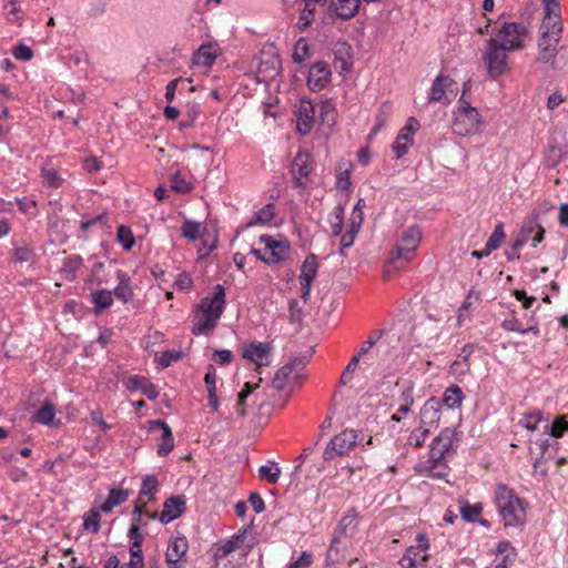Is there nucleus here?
Wrapping results in <instances>:
<instances>
[{
    "mask_svg": "<svg viewBox=\"0 0 568 568\" xmlns=\"http://www.w3.org/2000/svg\"><path fill=\"white\" fill-rule=\"evenodd\" d=\"M91 301L94 305L95 313H101L103 310L109 308L113 304V293L109 290L102 288L92 292Z\"/></svg>",
    "mask_w": 568,
    "mask_h": 568,
    "instance_id": "c9c22d12",
    "label": "nucleus"
},
{
    "mask_svg": "<svg viewBox=\"0 0 568 568\" xmlns=\"http://www.w3.org/2000/svg\"><path fill=\"white\" fill-rule=\"evenodd\" d=\"M343 536L334 532L333 538L331 540L329 548L326 552V562L334 564L339 560L343 556V551L346 549V546L343 544Z\"/></svg>",
    "mask_w": 568,
    "mask_h": 568,
    "instance_id": "58836bf2",
    "label": "nucleus"
},
{
    "mask_svg": "<svg viewBox=\"0 0 568 568\" xmlns=\"http://www.w3.org/2000/svg\"><path fill=\"white\" fill-rule=\"evenodd\" d=\"M260 242L265 244V248L270 252L266 264H277L284 261L290 253L291 245L285 241H276L271 235H261Z\"/></svg>",
    "mask_w": 568,
    "mask_h": 568,
    "instance_id": "ddd939ff",
    "label": "nucleus"
},
{
    "mask_svg": "<svg viewBox=\"0 0 568 568\" xmlns=\"http://www.w3.org/2000/svg\"><path fill=\"white\" fill-rule=\"evenodd\" d=\"M189 549V541L185 536H178L170 540L165 560L169 568H183L182 559Z\"/></svg>",
    "mask_w": 568,
    "mask_h": 568,
    "instance_id": "f8f14e48",
    "label": "nucleus"
},
{
    "mask_svg": "<svg viewBox=\"0 0 568 568\" xmlns=\"http://www.w3.org/2000/svg\"><path fill=\"white\" fill-rule=\"evenodd\" d=\"M313 17H314V6H310L307 7L305 4L303 11L301 12L300 14V18H298V21H297V27L301 31H304L306 30L312 21H313Z\"/></svg>",
    "mask_w": 568,
    "mask_h": 568,
    "instance_id": "e2e57ef3",
    "label": "nucleus"
},
{
    "mask_svg": "<svg viewBox=\"0 0 568 568\" xmlns=\"http://www.w3.org/2000/svg\"><path fill=\"white\" fill-rule=\"evenodd\" d=\"M288 321L292 324L298 325H301L303 321V310L295 298L288 301Z\"/></svg>",
    "mask_w": 568,
    "mask_h": 568,
    "instance_id": "5fc2aeb1",
    "label": "nucleus"
},
{
    "mask_svg": "<svg viewBox=\"0 0 568 568\" xmlns=\"http://www.w3.org/2000/svg\"><path fill=\"white\" fill-rule=\"evenodd\" d=\"M428 434H429L428 428L414 429L408 437L409 445H413L416 448L422 447L424 445Z\"/></svg>",
    "mask_w": 568,
    "mask_h": 568,
    "instance_id": "0e129e2a",
    "label": "nucleus"
},
{
    "mask_svg": "<svg viewBox=\"0 0 568 568\" xmlns=\"http://www.w3.org/2000/svg\"><path fill=\"white\" fill-rule=\"evenodd\" d=\"M182 236L195 241L200 236V224L193 221H185L181 227Z\"/></svg>",
    "mask_w": 568,
    "mask_h": 568,
    "instance_id": "052dcab7",
    "label": "nucleus"
},
{
    "mask_svg": "<svg viewBox=\"0 0 568 568\" xmlns=\"http://www.w3.org/2000/svg\"><path fill=\"white\" fill-rule=\"evenodd\" d=\"M226 304L225 288L221 284L214 286V293L212 295L204 296L201 298L196 306V311L206 316H212L217 320L222 316Z\"/></svg>",
    "mask_w": 568,
    "mask_h": 568,
    "instance_id": "0eeeda50",
    "label": "nucleus"
},
{
    "mask_svg": "<svg viewBox=\"0 0 568 568\" xmlns=\"http://www.w3.org/2000/svg\"><path fill=\"white\" fill-rule=\"evenodd\" d=\"M442 402L439 398L432 397L426 400L420 409V422L426 426H436L440 419Z\"/></svg>",
    "mask_w": 568,
    "mask_h": 568,
    "instance_id": "4be33fe9",
    "label": "nucleus"
},
{
    "mask_svg": "<svg viewBox=\"0 0 568 568\" xmlns=\"http://www.w3.org/2000/svg\"><path fill=\"white\" fill-rule=\"evenodd\" d=\"M412 144H413V136H408V141H406V140L399 141V133H398L393 145H392V149L395 152L396 158L400 159L407 153L408 148Z\"/></svg>",
    "mask_w": 568,
    "mask_h": 568,
    "instance_id": "774afa93",
    "label": "nucleus"
},
{
    "mask_svg": "<svg viewBox=\"0 0 568 568\" xmlns=\"http://www.w3.org/2000/svg\"><path fill=\"white\" fill-rule=\"evenodd\" d=\"M158 487H159V481H158L156 476L153 474L145 475L142 479V484L140 487V498L155 494L158 490Z\"/></svg>",
    "mask_w": 568,
    "mask_h": 568,
    "instance_id": "09e8293b",
    "label": "nucleus"
},
{
    "mask_svg": "<svg viewBox=\"0 0 568 568\" xmlns=\"http://www.w3.org/2000/svg\"><path fill=\"white\" fill-rule=\"evenodd\" d=\"M495 504L506 527H520L526 521V503L515 490L499 484L495 491Z\"/></svg>",
    "mask_w": 568,
    "mask_h": 568,
    "instance_id": "f257e3e1",
    "label": "nucleus"
},
{
    "mask_svg": "<svg viewBox=\"0 0 568 568\" xmlns=\"http://www.w3.org/2000/svg\"><path fill=\"white\" fill-rule=\"evenodd\" d=\"M455 84V81L448 75L439 74L432 83L429 102H440L445 99L446 90Z\"/></svg>",
    "mask_w": 568,
    "mask_h": 568,
    "instance_id": "cd10ccee",
    "label": "nucleus"
},
{
    "mask_svg": "<svg viewBox=\"0 0 568 568\" xmlns=\"http://www.w3.org/2000/svg\"><path fill=\"white\" fill-rule=\"evenodd\" d=\"M128 537L132 540L130 545V556L139 557L138 554L140 552V548H142L143 536L138 524H131Z\"/></svg>",
    "mask_w": 568,
    "mask_h": 568,
    "instance_id": "37998d69",
    "label": "nucleus"
},
{
    "mask_svg": "<svg viewBox=\"0 0 568 568\" xmlns=\"http://www.w3.org/2000/svg\"><path fill=\"white\" fill-rule=\"evenodd\" d=\"M149 432L162 429V436L158 445L156 453L161 457L168 456L174 448V438L170 426L161 419L148 422Z\"/></svg>",
    "mask_w": 568,
    "mask_h": 568,
    "instance_id": "4468645a",
    "label": "nucleus"
},
{
    "mask_svg": "<svg viewBox=\"0 0 568 568\" xmlns=\"http://www.w3.org/2000/svg\"><path fill=\"white\" fill-rule=\"evenodd\" d=\"M55 416V407L52 403H44L36 413L34 419L39 424L50 425Z\"/></svg>",
    "mask_w": 568,
    "mask_h": 568,
    "instance_id": "c03bdc74",
    "label": "nucleus"
},
{
    "mask_svg": "<svg viewBox=\"0 0 568 568\" xmlns=\"http://www.w3.org/2000/svg\"><path fill=\"white\" fill-rule=\"evenodd\" d=\"M18 209L28 215H36L37 201L28 197H16Z\"/></svg>",
    "mask_w": 568,
    "mask_h": 568,
    "instance_id": "69168bd1",
    "label": "nucleus"
},
{
    "mask_svg": "<svg viewBox=\"0 0 568 568\" xmlns=\"http://www.w3.org/2000/svg\"><path fill=\"white\" fill-rule=\"evenodd\" d=\"M507 51L509 50L504 49V45L499 44L497 39L490 38L487 41V49L483 60L490 78L496 79L505 73L507 69Z\"/></svg>",
    "mask_w": 568,
    "mask_h": 568,
    "instance_id": "7ed1b4c3",
    "label": "nucleus"
},
{
    "mask_svg": "<svg viewBox=\"0 0 568 568\" xmlns=\"http://www.w3.org/2000/svg\"><path fill=\"white\" fill-rule=\"evenodd\" d=\"M365 206V201L364 199H358L357 202L355 203L354 207H353V211H352V214H351V219H349V224L351 225H354V226H357V227H362V224H363V221H364V215H363V207Z\"/></svg>",
    "mask_w": 568,
    "mask_h": 568,
    "instance_id": "13d9d810",
    "label": "nucleus"
},
{
    "mask_svg": "<svg viewBox=\"0 0 568 568\" xmlns=\"http://www.w3.org/2000/svg\"><path fill=\"white\" fill-rule=\"evenodd\" d=\"M483 511L481 504H465L460 507L462 518L467 523H476Z\"/></svg>",
    "mask_w": 568,
    "mask_h": 568,
    "instance_id": "de8ad7c7",
    "label": "nucleus"
},
{
    "mask_svg": "<svg viewBox=\"0 0 568 568\" xmlns=\"http://www.w3.org/2000/svg\"><path fill=\"white\" fill-rule=\"evenodd\" d=\"M217 58V51L210 43L202 44L192 55V62L199 67H211Z\"/></svg>",
    "mask_w": 568,
    "mask_h": 568,
    "instance_id": "c85d7f7f",
    "label": "nucleus"
},
{
    "mask_svg": "<svg viewBox=\"0 0 568 568\" xmlns=\"http://www.w3.org/2000/svg\"><path fill=\"white\" fill-rule=\"evenodd\" d=\"M43 183L49 187H59L62 183V179L59 172L54 169L42 170Z\"/></svg>",
    "mask_w": 568,
    "mask_h": 568,
    "instance_id": "bf43d9fd",
    "label": "nucleus"
},
{
    "mask_svg": "<svg viewBox=\"0 0 568 568\" xmlns=\"http://www.w3.org/2000/svg\"><path fill=\"white\" fill-rule=\"evenodd\" d=\"M359 3L361 0H332L328 10L342 20H349L358 12Z\"/></svg>",
    "mask_w": 568,
    "mask_h": 568,
    "instance_id": "5701e85b",
    "label": "nucleus"
},
{
    "mask_svg": "<svg viewBox=\"0 0 568 568\" xmlns=\"http://www.w3.org/2000/svg\"><path fill=\"white\" fill-rule=\"evenodd\" d=\"M317 272L318 264L316 261V255L308 254L302 264L300 278H308L311 281H314L317 275Z\"/></svg>",
    "mask_w": 568,
    "mask_h": 568,
    "instance_id": "a19ab883",
    "label": "nucleus"
},
{
    "mask_svg": "<svg viewBox=\"0 0 568 568\" xmlns=\"http://www.w3.org/2000/svg\"><path fill=\"white\" fill-rule=\"evenodd\" d=\"M115 277L118 280V285L114 287L112 293L123 303L131 302L134 297L131 276L123 270H118L115 272Z\"/></svg>",
    "mask_w": 568,
    "mask_h": 568,
    "instance_id": "b1692460",
    "label": "nucleus"
},
{
    "mask_svg": "<svg viewBox=\"0 0 568 568\" xmlns=\"http://www.w3.org/2000/svg\"><path fill=\"white\" fill-rule=\"evenodd\" d=\"M465 396L462 388L453 384L446 388L443 398L440 399L442 405H446L448 408L454 409L460 407Z\"/></svg>",
    "mask_w": 568,
    "mask_h": 568,
    "instance_id": "72a5a7b5",
    "label": "nucleus"
},
{
    "mask_svg": "<svg viewBox=\"0 0 568 568\" xmlns=\"http://www.w3.org/2000/svg\"><path fill=\"white\" fill-rule=\"evenodd\" d=\"M344 214L345 206L342 204L334 206L332 212L328 214V223L331 225L332 236L334 237L342 235L344 227Z\"/></svg>",
    "mask_w": 568,
    "mask_h": 568,
    "instance_id": "f704fd0d",
    "label": "nucleus"
},
{
    "mask_svg": "<svg viewBox=\"0 0 568 568\" xmlns=\"http://www.w3.org/2000/svg\"><path fill=\"white\" fill-rule=\"evenodd\" d=\"M415 470L420 476L435 479H443L448 475V466L445 460L435 462L434 464L425 460L418 463L415 466Z\"/></svg>",
    "mask_w": 568,
    "mask_h": 568,
    "instance_id": "393cba45",
    "label": "nucleus"
},
{
    "mask_svg": "<svg viewBox=\"0 0 568 568\" xmlns=\"http://www.w3.org/2000/svg\"><path fill=\"white\" fill-rule=\"evenodd\" d=\"M310 355L293 357L287 364L282 366L275 374L272 386L276 389H283L286 381L290 378L294 368H304L308 362Z\"/></svg>",
    "mask_w": 568,
    "mask_h": 568,
    "instance_id": "a211bd4d",
    "label": "nucleus"
},
{
    "mask_svg": "<svg viewBox=\"0 0 568 568\" xmlns=\"http://www.w3.org/2000/svg\"><path fill=\"white\" fill-rule=\"evenodd\" d=\"M422 239L419 226L412 225L400 236L394 251L392 252L388 266L394 271H398L414 258L415 251L417 250Z\"/></svg>",
    "mask_w": 568,
    "mask_h": 568,
    "instance_id": "f03ea898",
    "label": "nucleus"
},
{
    "mask_svg": "<svg viewBox=\"0 0 568 568\" xmlns=\"http://www.w3.org/2000/svg\"><path fill=\"white\" fill-rule=\"evenodd\" d=\"M526 34L527 28L523 23L504 22L498 32L499 44L511 51L519 50L523 48Z\"/></svg>",
    "mask_w": 568,
    "mask_h": 568,
    "instance_id": "423d86ee",
    "label": "nucleus"
},
{
    "mask_svg": "<svg viewBox=\"0 0 568 568\" xmlns=\"http://www.w3.org/2000/svg\"><path fill=\"white\" fill-rule=\"evenodd\" d=\"M310 55V45L307 41L304 38H300L295 45L293 51V61L295 63H302L305 61V59Z\"/></svg>",
    "mask_w": 568,
    "mask_h": 568,
    "instance_id": "8fccbe9b",
    "label": "nucleus"
},
{
    "mask_svg": "<svg viewBox=\"0 0 568 568\" xmlns=\"http://www.w3.org/2000/svg\"><path fill=\"white\" fill-rule=\"evenodd\" d=\"M282 470L278 467L277 463L274 460H268L267 464L262 465L258 468V477L262 480L267 481L268 484H276L281 477Z\"/></svg>",
    "mask_w": 568,
    "mask_h": 568,
    "instance_id": "e433bc0d",
    "label": "nucleus"
},
{
    "mask_svg": "<svg viewBox=\"0 0 568 568\" xmlns=\"http://www.w3.org/2000/svg\"><path fill=\"white\" fill-rule=\"evenodd\" d=\"M195 320L196 322L192 326V334L195 336L207 334L213 332L217 325V318L212 316H206L205 314L200 313L195 310Z\"/></svg>",
    "mask_w": 568,
    "mask_h": 568,
    "instance_id": "7c9ffc66",
    "label": "nucleus"
},
{
    "mask_svg": "<svg viewBox=\"0 0 568 568\" xmlns=\"http://www.w3.org/2000/svg\"><path fill=\"white\" fill-rule=\"evenodd\" d=\"M83 266V258L78 254H70L62 261L59 270L62 280L73 282L77 278L78 271Z\"/></svg>",
    "mask_w": 568,
    "mask_h": 568,
    "instance_id": "a878e982",
    "label": "nucleus"
},
{
    "mask_svg": "<svg viewBox=\"0 0 568 568\" xmlns=\"http://www.w3.org/2000/svg\"><path fill=\"white\" fill-rule=\"evenodd\" d=\"M552 29L549 22L542 21L540 26V38L538 40V57L537 60L541 63H548L556 58L558 54L557 44L551 33Z\"/></svg>",
    "mask_w": 568,
    "mask_h": 568,
    "instance_id": "6e6552de",
    "label": "nucleus"
},
{
    "mask_svg": "<svg viewBox=\"0 0 568 568\" xmlns=\"http://www.w3.org/2000/svg\"><path fill=\"white\" fill-rule=\"evenodd\" d=\"M505 236L504 224L498 223L485 244V253H491L497 250L501 245Z\"/></svg>",
    "mask_w": 568,
    "mask_h": 568,
    "instance_id": "79ce46f5",
    "label": "nucleus"
},
{
    "mask_svg": "<svg viewBox=\"0 0 568 568\" xmlns=\"http://www.w3.org/2000/svg\"><path fill=\"white\" fill-rule=\"evenodd\" d=\"M129 498V490L122 488H111L105 501L100 506L103 513H111L114 507L125 503Z\"/></svg>",
    "mask_w": 568,
    "mask_h": 568,
    "instance_id": "2f4dec72",
    "label": "nucleus"
},
{
    "mask_svg": "<svg viewBox=\"0 0 568 568\" xmlns=\"http://www.w3.org/2000/svg\"><path fill=\"white\" fill-rule=\"evenodd\" d=\"M171 187L178 193H187L192 190V185L186 181L180 172H175L171 178Z\"/></svg>",
    "mask_w": 568,
    "mask_h": 568,
    "instance_id": "6e6d98bb",
    "label": "nucleus"
},
{
    "mask_svg": "<svg viewBox=\"0 0 568 568\" xmlns=\"http://www.w3.org/2000/svg\"><path fill=\"white\" fill-rule=\"evenodd\" d=\"M351 185V171L348 169L342 170L341 168L336 170V189L347 191Z\"/></svg>",
    "mask_w": 568,
    "mask_h": 568,
    "instance_id": "338daca9",
    "label": "nucleus"
},
{
    "mask_svg": "<svg viewBox=\"0 0 568 568\" xmlns=\"http://www.w3.org/2000/svg\"><path fill=\"white\" fill-rule=\"evenodd\" d=\"M275 216V209L273 203H267L254 213L253 219L246 224V227H252L256 224H268Z\"/></svg>",
    "mask_w": 568,
    "mask_h": 568,
    "instance_id": "4c0bfd02",
    "label": "nucleus"
},
{
    "mask_svg": "<svg viewBox=\"0 0 568 568\" xmlns=\"http://www.w3.org/2000/svg\"><path fill=\"white\" fill-rule=\"evenodd\" d=\"M546 429H549L552 437H561L565 432L568 430V419L565 416L557 417L551 425L546 422Z\"/></svg>",
    "mask_w": 568,
    "mask_h": 568,
    "instance_id": "3c124183",
    "label": "nucleus"
},
{
    "mask_svg": "<svg viewBox=\"0 0 568 568\" xmlns=\"http://www.w3.org/2000/svg\"><path fill=\"white\" fill-rule=\"evenodd\" d=\"M331 69L325 62H315L308 70L307 87L313 92L323 90L331 81Z\"/></svg>",
    "mask_w": 568,
    "mask_h": 568,
    "instance_id": "9b49d317",
    "label": "nucleus"
},
{
    "mask_svg": "<svg viewBox=\"0 0 568 568\" xmlns=\"http://www.w3.org/2000/svg\"><path fill=\"white\" fill-rule=\"evenodd\" d=\"M247 529L248 528H242L231 538L222 541L216 549V556L225 557L235 551L240 547V544L245 539Z\"/></svg>",
    "mask_w": 568,
    "mask_h": 568,
    "instance_id": "c756f323",
    "label": "nucleus"
},
{
    "mask_svg": "<svg viewBox=\"0 0 568 568\" xmlns=\"http://www.w3.org/2000/svg\"><path fill=\"white\" fill-rule=\"evenodd\" d=\"M545 8V16L542 21L549 22L552 29L551 33L556 36L555 42H559L562 32V23L560 18V4L558 0H542Z\"/></svg>",
    "mask_w": 568,
    "mask_h": 568,
    "instance_id": "dca6fc26",
    "label": "nucleus"
},
{
    "mask_svg": "<svg viewBox=\"0 0 568 568\" xmlns=\"http://www.w3.org/2000/svg\"><path fill=\"white\" fill-rule=\"evenodd\" d=\"M356 516L357 515H356L354 509L352 510V513H348L347 515L343 516L341 518L337 527L335 528L334 532L337 534V535H341L343 537L346 536L348 529L354 524V521L356 519Z\"/></svg>",
    "mask_w": 568,
    "mask_h": 568,
    "instance_id": "4d7b16f0",
    "label": "nucleus"
},
{
    "mask_svg": "<svg viewBox=\"0 0 568 568\" xmlns=\"http://www.w3.org/2000/svg\"><path fill=\"white\" fill-rule=\"evenodd\" d=\"M481 124L480 114L471 105L463 106L454 112L453 131L455 134L466 136L479 131Z\"/></svg>",
    "mask_w": 568,
    "mask_h": 568,
    "instance_id": "20e7f679",
    "label": "nucleus"
},
{
    "mask_svg": "<svg viewBox=\"0 0 568 568\" xmlns=\"http://www.w3.org/2000/svg\"><path fill=\"white\" fill-rule=\"evenodd\" d=\"M334 67L341 74L347 73L352 69V47L347 42H338L334 47Z\"/></svg>",
    "mask_w": 568,
    "mask_h": 568,
    "instance_id": "aec40b11",
    "label": "nucleus"
},
{
    "mask_svg": "<svg viewBox=\"0 0 568 568\" xmlns=\"http://www.w3.org/2000/svg\"><path fill=\"white\" fill-rule=\"evenodd\" d=\"M497 558L495 568H509L516 560V549L510 541L501 540L497 545Z\"/></svg>",
    "mask_w": 568,
    "mask_h": 568,
    "instance_id": "bb28decb",
    "label": "nucleus"
},
{
    "mask_svg": "<svg viewBox=\"0 0 568 568\" xmlns=\"http://www.w3.org/2000/svg\"><path fill=\"white\" fill-rule=\"evenodd\" d=\"M313 564V554L310 551H302L296 559L292 558L286 568H311Z\"/></svg>",
    "mask_w": 568,
    "mask_h": 568,
    "instance_id": "603ef678",
    "label": "nucleus"
},
{
    "mask_svg": "<svg viewBox=\"0 0 568 568\" xmlns=\"http://www.w3.org/2000/svg\"><path fill=\"white\" fill-rule=\"evenodd\" d=\"M100 520H101V516H100L99 511L95 509H90L83 516V529L97 534L101 527Z\"/></svg>",
    "mask_w": 568,
    "mask_h": 568,
    "instance_id": "49530a36",
    "label": "nucleus"
},
{
    "mask_svg": "<svg viewBox=\"0 0 568 568\" xmlns=\"http://www.w3.org/2000/svg\"><path fill=\"white\" fill-rule=\"evenodd\" d=\"M34 257V253L27 245L14 246L13 248V261L16 263L30 262Z\"/></svg>",
    "mask_w": 568,
    "mask_h": 568,
    "instance_id": "680f3d73",
    "label": "nucleus"
},
{
    "mask_svg": "<svg viewBox=\"0 0 568 568\" xmlns=\"http://www.w3.org/2000/svg\"><path fill=\"white\" fill-rule=\"evenodd\" d=\"M542 420V416L540 412L527 413L524 414L521 419L519 420V425L525 427L528 430H536L538 428V424Z\"/></svg>",
    "mask_w": 568,
    "mask_h": 568,
    "instance_id": "864d4df0",
    "label": "nucleus"
},
{
    "mask_svg": "<svg viewBox=\"0 0 568 568\" xmlns=\"http://www.w3.org/2000/svg\"><path fill=\"white\" fill-rule=\"evenodd\" d=\"M315 115V106L310 100L302 99L296 111V129L302 135L311 132Z\"/></svg>",
    "mask_w": 568,
    "mask_h": 568,
    "instance_id": "f3484780",
    "label": "nucleus"
},
{
    "mask_svg": "<svg viewBox=\"0 0 568 568\" xmlns=\"http://www.w3.org/2000/svg\"><path fill=\"white\" fill-rule=\"evenodd\" d=\"M125 386L131 392L140 390L144 396H146L151 400L155 399L159 396L156 386L144 376H130L125 381Z\"/></svg>",
    "mask_w": 568,
    "mask_h": 568,
    "instance_id": "412c9836",
    "label": "nucleus"
},
{
    "mask_svg": "<svg viewBox=\"0 0 568 568\" xmlns=\"http://www.w3.org/2000/svg\"><path fill=\"white\" fill-rule=\"evenodd\" d=\"M313 170V165L310 161V154L303 150H300L291 166V173L293 175V186L297 189L305 187L306 181Z\"/></svg>",
    "mask_w": 568,
    "mask_h": 568,
    "instance_id": "1a4fd4ad",
    "label": "nucleus"
},
{
    "mask_svg": "<svg viewBox=\"0 0 568 568\" xmlns=\"http://www.w3.org/2000/svg\"><path fill=\"white\" fill-rule=\"evenodd\" d=\"M500 326L508 332H516L519 334H526V333H532L534 335H539L540 331L538 325H529L528 327H523L520 322L516 318H507L504 320L500 324Z\"/></svg>",
    "mask_w": 568,
    "mask_h": 568,
    "instance_id": "ea45409f",
    "label": "nucleus"
},
{
    "mask_svg": "<svg viewBox=\"0 0 568 568\" xmlns=\"http://www.w3.org/2000/svg\"><path fill=\"white\" fill-rule=\"evenodd\" d=\"M358 435L353 429H344L335 435L323 452L325 460H334L337 456L347 455L356 445Z\"/></svg>",
    "mask_w": 568,
    "mask_h": 568,
    "instance_id": "39448f33",
    "label": "nucleus"
},
{
    "mask_svg": "<svg viewBox=\"0 0 568 568\" xmlns=\"http://www.w3.org/2000/svg\"><path fill=\"white\" fill-rule=\"evenodd\" d=\"M455 436V429L446 427L432 440V444L447 455L453 449Z\"/></svg>",
    "mask_w": 568,
    "mask_h": 568,
    "instance_id": "473e14b6",
    "label": "nucleus"
},
{
    "mask_svg": "<svg viewBox=\"0 0 568 568\" xmlns=\"http://www.w3.org/2000/svg\"><path fill=\"white\" fill-rule=\"evenodd\" d=\"M271 346L262 342H253L243 347L242 356L255 364V371L261 374L263 366L271 364Z\"/></svg>",
    "mask_w": 568,
    "mask_h": 568,
    "instance_id": "9d476101",
    "label": "nucleus"
},
{
    "mask_svg": "<svg viewBox=\"0 0 568 568\" xmlns=\"http://www.w3.org/2000/svg\"><path fill=\"white\" fill-rule=\"evenodd\" d=\"M116 237L125 251H130L135 244V239L131 229L125 225H120L118 227Z\"/></svg>",
    "mask_w": 568,
    "mask_h": 568,
    "instance_id": "a18cd8bd",
    "label": "nucleus"
},
{
    "mask_svg": "<svg viewBox=\"0 0 568 568\" xmlns=\"http://www.w3.org/2000/svg\"><path fill=\"white\" fill-rule=\"evenodd\" d=\"M185 505L186 499L184 495L169 497L163 504V509L159 517L160 521L162 524H169L181 517L185 511Z\"/></svg>",
    "mask_w": 568,
    "mask_h": 568,
    "instance_id": "2eb2a0df",
    "label": "nucleus"
},
{
    "mask_svg": "<svg viewBox=\"0 0 568 568\" xmlns=\"http://www.w3.org/2000/svg\"><path fill=\"white\" fill-rule=\"evenodd\" d=\"M474 352V345L468 343L465 344L457 358L449 366V374L460 378L464 377L470 369V356Z\"/></svg>",
    "mask_w": 568,
    "mask_h": 568,
    "instance_id": "6ab92c4d",
    "label": "nucleus"
}]
</instances>
